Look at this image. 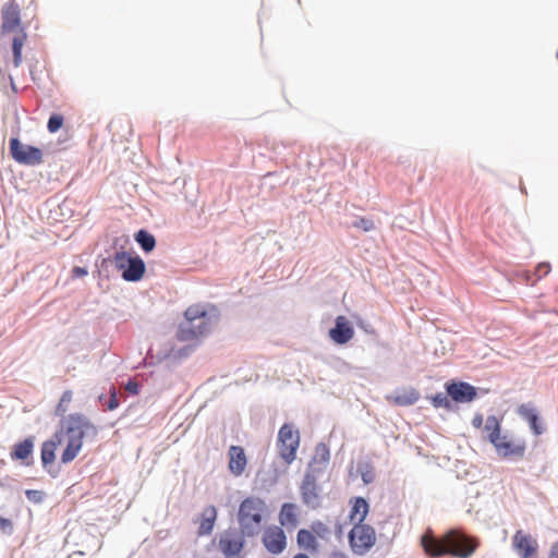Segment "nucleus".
Here are the masks:
<instances>
[{
	"mask_svg": "<svg viewBox=\"0 0 558 558\" xmlns=\"http://www.w3.org/2000/svg\"><path fill=\"white\" fill-rule=\"evenodd\" d=\"M34 450V438L27 437L24 440L16 442L12 451L10 453V457L13 461H21L24 465L29 466L32 465V454Z\"/></svg>",
	"mask_w": 558,
	"mask_h": 558,
	"instance_id": "obj_17",
	"label": "nucleus"
},
{
	"mask_svg": "<svg viewBox=\"0 0 558 558\" xmlns=\"http://www.w3.org/2000/svg\"><path fill=\"white\" fill-rule=\"evenodd\" d=\"M1 34L12 36L13 64L19 68L22 63V49L27 35L21 26L20 8L14 2L5 4L2 10Z\"/></svg>",
	"mask_w": 558,
	"mask_h": 558,
	"instance_id": "obj_4",
	"label": "nucleus"
},
{
	"mask_svg": "<svg viewBox=\"0 0 558 558\" xmlns=\"http://www.w3.org/2000/svg\"><path fill=\"white\" fill-rule=\"evenodd\" d=\"M228 469L234 476H240L246 469L247 458L245 451L240 446H231L228 450Z\"/></svg>",
	"mask_w": 558,
	"mask_h": 558,
	"instance_id": "obj_16",
	"label": "nucleus"
},
{
	"mask_svg": "<svg viewBox=\"0 0 558 558\" xmlns=\"http://www.w3.org/2000/svg\"><path fill=\"white\" fill-rule=\"evenodd\" d=\"M300 440V433L292 424L284 423L280 427L278 432V450L287 464H291L295 460Z\"/></svg>",
	"mask_w": 558,
	"mask_h": 558,
	"instance_id": "obj_6",
	"label": "nucleus"
},
{
	"mask_svg": "<svg viewBox=\"0 0 558 558\" xmlns=\"http://www.w3.org/2000/svg\"><path fill=\"white\" fill-rule=\"evenodd\" d=\"M125 389L131 393H137L138 392V385L135 381H129L125 386Z\"/></svg>",
	"mask_w": 558,
	"mask_h": 558,
	"instance_id": "obj_38",
	"label": "nucleus"
},
{
	"mask_svg": "<svg viewBox=\"0 0 558 558\" xmlns=\"http://www.w3.org/2000/svg\"><path fill=\"white\" fill-rule=\"evenodd\" d=\"M296 543L301 548L310 551H316L318 543L315 534L306 529H301L296 534Z\"/></svg>",
	"mask_w": 558,
	"mask_h": 558,
	"instance_id": "obj_25",
	"label": "nucleus"
},
{
	"mask_svg": "<svg viewBox=\"0 0 558 558\" xmlns=\"http://www.w3.org/2000/svg\"><path fill=\"white\" fill-rule=\"evenodd\" d=\"M9 146L11 157L21 165L36 166L43 162L44 155L38 147L22 144L16 137L10 140Z\"/></svg>",
	"mask_w": 558,
	"mask_h": 558,
	"instance_id": "obj_10",
	"label": "nucleus"
},
{
	"mask_svg": "<svg viewBox=\"0 0 558 558\" xmlns=\"http://www.w3.org/2000/svg\"><path fill=\"white\" fill-rule=\"evenodd\" d=\"M119 407V400L117 396V390L114 387L110 389V399L107 404L108 410L112 411Z\"/></svg>",
	"mask_w": 558,
	"mask_h": 558,
	"instance_id": "obj_36",
	"label": "nucleus"
},
{
	"mask_svg": "<svg viewBox=\"0 0 558 558\" xmlns=\"http://www.w3.org/2000/svg\"><path fill=\"white\" fill-rule=\"evenodd\" d=\"M37 494H39V492H37V490H27V492H26V496H27L29 499H32V496H33V495H37Z\"/></svg>",
	"mask_w": 558,
	"mask_h": 558,
	"instance_id": "obj_42",
	"label": "nucleus"
},
{
	"mask_svg": "<svg viewBox=\"0 0 558 558\" xmlns=\"http://www.w3.org/2000/svg\"><path fill=\"white\" fill-rule=\"evenodd\" d=\"M448 395L458 402H468L475 398L474 387L466 383L450 384L447 386Z\"/></svg>",
	"mask_w": 558,
	"mask_h": 558,
	"instance_id": "obj_18",
	"label": "nucleus"
},
{
	"mask_svg": "<svg viewBox=\"0 0 558 558\" xmlns=\"http://www.w3.org/2000/svg\"><path fill=\"white\" fill-rule=\"evenodd\" d=\"M60 430H62V437L64 435L68 437L66 446L61 454L62 463H69L77 457L87 434L95 435L97 433L96 426L82 413L70 414Z\"/></svg>",
	"mask_w": 558,
	"mask_h": 558,
	"instance_id": "obj_2",
	"label": "nucleus"
},
{
	"mask_svg": "<svg viewBox=\"0 0 558 558\" xmlns=\"http://www.w3.org/2000/svg\"><path fill=\"white\" fill-rule=\"evenodd\" d=\"M293 558H310L306 554H296Z\"/></svg>",
	"mask_w": 558,
	"mask_h": 558,
	"instance_id": "obj_43",
	"label": "nucleus"
},
{
	"mask_svg": "<svg viewBox=\"0 0 558 558\" xmlns=\"http://www.w3.org/2000/svg\"><path fill=\"white\" fill-rule=\"evenodd\" d=\"M472 425L475 427V428H480L482 425H483V415L482 414H477L473 417L472 420Z\"/></svg>",
	"mask_w": 558,
	"mask_h": 558,
	"instance_id": "obj_39",
	"label": "nucleus"
},
{
	"mask_svg": "<svg viewBox=\"0 0 558 558\" xmlns=\"http://www.w3.org/2000/svg\"><path fill=\"white\" fill-rule=\"evenodd\" d=\"M62 442V430L54 433L51 439L45 441L41 446V462L46 466L56 460V450Z\"/></svg>",
	"mask_w": 558,
	"mask_h": 558,
	"instance_id": "obj_21",
	"label": "nucleus"
},
{
	"mask_svg": "<svg viewBox=\"0 0 558 558\" xmlns=\"http://www.w3.org/2000/svg\"><path fill=\"white\" fill-rule=\"evenodd\" d=\"M279 522L282 526L294 529L296 527L298 520V507L294 504H283L280 513Z\"/></svg>",
	"mask_w": 558,
	"mask_h": 558,
	"instance_id": "obj_22",
	"label": "nucleus"
},
{
	"mask_svg": "<svg viewBox=\"0 0 558 558\" xmlns=\"http://www.w3.org/2000/svg\"><path fill=\"white\" fill-rule=\"evenodd\" d=\"M520 413L523 415V417L527 421L531 429L535 435H541L543 433L542 426L538 424V416L537 414L530 409H521Z\"/></svg>",
	"mask_w": 558,
	"mask_h": 558,
	"instance_id": "obj_28",
	"label": "nucleus"
},
{
	"mask_svg": "<svg viewBox=\"0 0 558 558\" xmlns=\"http://www.w3.org/2000/svg\"><path fill=\"white\" fill-rule=\"evenodd\" d=\"M63 125V117L61 114H52L47 123V129L50 133L58 132Z\"/></svg>",
	"mask_w": 558,
	"mask_h": 558,
	"instance_id": "obj_30",
	"label": "nucleus"
},
{
	"mask_svg": "<svg viewBox=\"0 0 558 558\" xmlns=\"http://www.w3.org/2000/svg\"><path fill=\"white\" fill-rule=\"evenodd\" d=\"M330 339L337 344H345L354 337V329L345 316H338L335 327L329 330Z\"/></svg>",
	"mask_w": 558,
	"mask_h": 558,
	"instance_id": "obj_13",
	"label": "nucleus"
},
{
	"mask_svg": "<svg viewBox=\"0 0 558 558\" xmlns=\"http://www.w3.org/2000/svg\"><path fill=\"white\" fill-rule=\"evenodd\" d=\"M135 241L141 245V247L145 252H150L156 246L155 236L145 230H140L135 234Z\"/></svg>",
	"mask_w": 558,
	"mask_h": 558,
	"instance_id": "obj_26",
	"label": "nucleus"
},
{
	"mask_svg": "<svg viewBox=\"0 0 558 558\" xmlns=\"http://www.w3.org/2000/svg\"><path fill=\"white\" fill-rule=\"evenodd\" d=\"M12 527V522L9 519L0 517V531L10 530Z\"/></svg>",
	"mask_w": 558,
	"mask_h": 558,
	"instance_id": "obj_37",
	"label": "nucleus"
},
{
	"mask_svg": "<svg viewBox=\"0 0 558 558\" xmlns=\"http://www.w3.org/2000/svg\"><path fill=\"white\" fill-rule=\"evenodd\" d=\"M512 548L520 558H537L538 543L531 534L518 530L512 536Z\"/></svg>",
	"mask_w": 558,
	"mask_h": 558,
	"instance_id": "obj_11",
	"label": "nucleus"
},
{
	"mask_svg": "<svg viewBox=\"0 0 558 558\" xmlns=\"http://www.w3.org/2000/svg\"><path fill=\"white\" fill-rule=\"evenodd\" d=\"M449 396L448 393H444V392H440V393H437L435 397H433V403L435 407L437 408H440V407H448L449 405V401H448V397Z\"/></svg>",
	"mask_w": 558,
	"mask_h": 558,
	"instance_id": "obj_35",
	"label": "nucleus"
},
{
	"mask_svg": "<svg viewBox=\"0 0 558 558\" xmlns=\"http://www.w3.org/2000/svg\"><path fill=\"white\" fill-rule=\"evenodd\" d=\"M245 537L241 529H227L217 536V547L226 558H238L244 549Z\"/></svg>",
	"mask_w": 558,
	"mask_h": 558,
	"instance_id": "obj_8",
	"label": "nucleus"
},
{
	"mask_svg": "<svg viewBox=\"0 0 558 558\" xmlns=\"http://www.w3.org/2000/svg\"><path fill=\"white\" fill-rule=\"evenodd\" d=\"M184 317L186 323L197 324V323H207L208 330L210 329V318L207 315V312L201 305H192L186 308L184 312Z\"/></svg>",
	"mask_w": 558,
	"mask_h": 558,
	"instance_id": "obj_24",
	"label": "nucleus"
},
{
	"mask_svg": "<svg viewBox=\"0 0 558 558\" xmlns=\"http://www.w3.org/2000/svg\"><path fill=\"white\" fill-rule=\"evenodd\" d=\"M73 274L76 276V277H83L87 274L86 269L85 268H82V267H74L73 268Z\"/></svg>",
	"mask_w": 558,
	"mask_h": 558,
	"instance_id": "obj_41",
	"label": "nucleus"
},
{
	"mask_svg": "<svg viewBox=\"0 0 558 558\" xmlns=\"http://www.w3.org/2000/svg\"><path fill=\"white\" fill-rule=\"evenodd\" d=\"M72 400H73V392L71 390H65L62 393V396L56 407V414L58 416H64V414L69 410V405L72 402Z\"/></svg>",
	"mask_w": 558,
	"mask_h": 558,
	"instance_id": "obj_29",
	"label": "nucleus"
},
{
	"mask_svg": "<svg viewBox=\"0 0 558 558\" xmlns=\"http://www.w3.org/2000/svg\"><path fill=\"white\" fill-rule=\"evenodd\" d=\"M217 520V509L215 506L206 507L201 517L197 519L198 522V531L197 534L199 536H206L211 534L215 523Z\"/></svg>",
	"mask_w": 558,
	"mask_h": 558,
	"instance_id": "obj_20",
	"label": "nucleus"
},
{
	"mask_svg": "<svg viewBox=\"0 0 558 558\" xmlns=\"http://www.w3.org/2000/svg\"><path fill=\"white\" fill-rule=\"evenodd\" d=\"M113 262L125 281H138L145 274V263L140 256H131L126 252H118L114 255Z\"/></svg>",
	"mask_w": 558,
	"mask_h": 558,
	"instance_id": "obj_7",
	"label": "nucleus"
},
{
	"mask_svg": "<svg viewBox=\"0 0 558 558\" xmlns=\"http://www.w3.org/2000/svg\"><path fill=\"white\" fill-rule=\"evenodd\" d=\"M515 278L518 281L520 282H524L525 284H531V286H534L536 283V279L533 275V272L529 271V270H522V271H518L515 274Z\"/></svg>",
	"mask_w": 558,
	"mask_h": 558,
	"instance_id": "obj_31",
	"label": "nucleus"
},
{
	"mask_svg": "<svg viewBox=\"0 0 558 558\" xmlns=\"http://www.w3.org/2000/svg\"><path fill=\"white\" fill-rule=\"evenodd\" d=\"M301 495L303 502L313 508L319 505V489L317 485V480L315 475L311 472H307L304 476L302 486H301Z\"/></svg>",
	"mask_w": 558,
	"mask_h": 558,
	"instance_id": "obj_14",
	"label": "nucleus"
},
{
	"mask_svg": "<svg viewBox=\"0 0 558 558\" xmlns=\"http://www.w3.org/2000/svg\"><path fill=\"white\" fill-rule=\"evenodd\" d=\"M263 544L265 548L274 554H281L287 547V537L280 526L272 525L265 530L263 534Z\"/></svg>",
	"mask_w": 558,
	"mask_h": 558,
	"instance_id": "obj_12",
	"label": "nucleus"
},
{
	"mask_svg": "<svg viewBox=\"0 0 558 558\" xmlns=\"http://www.w3.org/2000/svg\"><path fill=\"white\" fill-rule=\"evenodd\" d=\"M208 332V324L206 322L197 324H191L185 322L180 325L177 332V338L179 341L182 342L196 341Z\"/></svg>",
	"mask_w": 558,
	"mask_h": 558,
	"instance_id": "obj_15",
	"label": "nucleus"
},
{
	"mask_svg": "<svg viewBox=\"0 0 558 558\" xmlns=\"http://www.w3.org/2000/svg\"><path fill=\"white\" fill-rule=\"evenodd\" d=\"M375 543V530L368 524H355L349 533L350 548L355 555H365Z\"/></svg>",
	"mask_w": 558,
	"mask_h": 558,
	"instance_id": "obj_9",
	"label": "nucleus"
},
{
	"mask_svg": "<svg viewBox=\"0 0 558 558\" xmlns=\"http://www.w3.org/2000/svg\"><path fill=\"white\" fill-rule=\"evenodd\" d=\"M388 399L396 405L408 407L414 404L420 399V393L416 389L411 388L397 392Z\"/></svg>",
	"mask_w": 558,
	"mask_h": 558,
	"instance_id": "obj_23",
	"label": "nucleus"
},
{
	"mask_svg": "<svg viewBox=\"0 0 558 558\" xmlns=\"http://www.w3.org/2000/svg\"><path fill=\"white\" fill-rule=\"evenodd\" d=\"M330 453L327 445L320 442L315 447V453L312 459L311 465L313 464H324L326 465L329 461Z\"/></svg>",
	"mask_w": 558,
	"mask_h": 558,
	"instance_id": "obj_27",
	"label": "nucleus"
},
{
	"mask_svg": "<svg viewBox=\"0 0 558 558\" xmlns=\"http://www.w3.org/2000/svg\"><path fill=\"white\" fill-rule=\"evenodd\" d=\"M350 514L349 519L351 523L355 524H364V520L366 519L369 506L368 502L363 497H354L350 500Z\"/></svg>",
	"mask_w": 558,
	"mask_h": 558,
	"instance_id": "obj_19",
	"label": "nucleus"
},
{
	"mask_svg": "<svg viewBox=\"0 0 558 558\" xmlns=\"http://www.w3.org/2000/svg\"><path fill=\"white\" fill-rule=\"evenodd\" d=\"M421 544L426 554L433 557L450 555L457 558H469L480 546V541L459 530H450L440 538L425 534L421 538Z\"/></svg>",
	"mask_w": 558,
	"mask_h": 558,
	"instance_id": "obj_1",
	"label": "nucleus"
},
{
	"mask_svg": "<svg viewBox=\"0 0 558 558\" xmlns=\"http://www.w3.org/2000/svg\"><path fill=\"white\" fill-rule=\"evenodd\" d=\"M268 515V507L264 499L256 496L244 498L238 510L239 529L247 537L257 536Z\"/></svg>",
	"mask_w": 558,
	"mask_h": 558,
	"instance_id": "obj_3",
	"label": "nucleus"
},
{
	"mask_svg": "<svg viewBox=\"0 0 558 558\" xmlns=\"http://www.w3.org/2000/svg\"><path fill=\"white\" fill-rule=\"evenodd\" d=\"M548 558H558V541L551 545Z\"/></svg>",
	"mask_w": 558,
	"mask_h": 558,
	"instance_id": "obj_40",
	"label": "nucleus"
},
{
	"mask_svg": "<svg viewBox=\"0 0 558 558\" xmlns=\"http://www.w3.org/2000/svg\"><path fill=\"white\" fill-rule=\"evenodd\" d=\"M354 227L364 231H371L374 229V222L371 219L362 217L354 222Z\"/></svg>",
	"mask_w": 558,
	"mask_h": 558,
	"instance_id": "obj_33",
	"label": "nucleus"
},
{
	"mask_svg": "<svg viewBox=\"0 0 558 558\" xmlns=\"http://www.w3.org/2000/svg\"><path fill=\"white\" fill-rule=\"evenodd\" d=\"M339 558H347L344 554H339Z\"/></svg>",
	"mask_w": 558,
	"mask_h": 558,
	"instance_id": "obj_44",
	"label": "nucleus"
},
{
	"mask_svg": "<svg viewBox=\"0 0 558 558\" xmlns=\"http://www.w3.org/2000/svg\"><path fill=\"white\" fill-rule=\"evenodd\" d=\"M311 531L315 534V536L324 537L328 532V529L323 522L317 521L312 524Z\"/></svg>",
	"mask_w": 558,
	"mask_h": 558,
	"instance_id": "obj_34",
	"label": "nucleus"
},
{
	"mask_svg": "<svg viewBox=\"0 0 558 558\" xmlns=\"http://www.w3.org/2000/svg\"><path fill=\"white\" fill-rule=\"evenodd\" d=\"M485 430L488 434L489 441L494 445L499 457L504 459H521L525 453V442L513 440L507 435H500V424L496 416L490 415L486 418Z\"/></svg>",
	"mask_w": 558,
	"mask_h": 558,
	"instance_id": "obj_5",
	"label": "nucleus"
},
{
	"mask_svg": "<svg viewBox=\"0 0 558 558\" xmlns=\"http://www.w3.org/2000/svg\"><path fill=\"white\" fill-rule=\"evenodd\" d=\"M549 270H550L549 264H547V263H539L535 267V270H534L533 275H534L535 279L538 281L544 276H546L549 272Z\"/></svg>",
	"mask_w": 558,
	"mask_h": 558,
	"instance_id": "obj_32",
	"label": "nucleus"
}]
</instances>
